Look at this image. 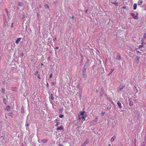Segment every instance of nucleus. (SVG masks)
Segmentation results:
<instances>
[{
  "mask_svg": "<svg viewBox=\"0 0 146 146\" xmlns=\"http://www.w3.org/2000/svg\"><path fill=\"white\" fill-rule=\"evenodd\" d=\"M138 14L137 13L136 14H135L133 13H131V16H132L133 18L135 19H138Z\"/></svg>",
  "mask_w": 146,
  "mask_h": 146,
  "instance_id": "2",
  "label": "nucleus"
},
{
  "mask_svg": "<svg viewBox=\"0 0 146 146\" xmlns=\"http://www.w3.org/2000/svg\"><path fill=\"white\" fill-rule=\"evenodd\" d=\"M63 127L62 126H60L56 128V130L57 131L59 130H62L63 129Z\"/></svg>",
  "mask_w": 146,
  "mask_h": 146,
  "instance_id": "6",
  "label": "nucleus"
},
{
  "mask_svg": "<svg viewBox=\"0 0 146 146\" xmlns=\"http://www.w3.org/2000/svg\"><path fill=\"white\" fill-rule=\"evenodd\" d=\"M88 142H87L86 141H85V142L81 145V146H86Z\"/></svg>",
  "mask_w": 146,
  "mask_h": 146,
  "instance_id": "9",
  "label": "nucleus"
},
{
  "mask_svg": "<svg viewBox=\"0 0 146 146\" xmlns=\"http://www.w3.org/2000/svg\"><path fill=\"white\" fill-rule=\"evenodd\" d=\"M58 125V123H57L55 125V126H57Z\"/></svg>",
  "mask_w": 146,
  "mask_h": 146,
  "instance_id": "34",
  "label": "nucleus"
},
{
  "mask_svg": "<svg viewBox=\"0 0 146 146\" xmlns=\"http://www.w3.org/2000/svg\"><path fill=\"white\" fill-rule=\"evenodd\" d=\"M38 15V13H37V15Z\"/></svg>",
  "mask_w": 146,
  "mask_h": 146,
  "instance_id": "44",
  "label": "nucleus"
},
{
  "mask_svg": "<svg viewBox=\"0 0 146 146\" xmlns=\"http://www.w3.org/2000/svg\"><path fill=\"white\" fill-rule=\"evenodd\" d=\"M137 52H138V53H140V52L139 51H137Z\"/></svg>",
  "mask_w": 146,
  "mask_h": 146,
  "instance_id": "42",
  "label": "nucleus"
},
{
  "mask_svg": "<svg viewBox=\"0 0 146 146\" xmlns=\"http://www.w3.org/2000/svg\"><path fill=\"white\" fill-rule=\"evenodd\" d=\"M138 92L137 91V93Z\"/></svg>",
  "mask_w": 146,
  "mask_h": 146,
  "instance_id": "46",
  "label": "nucleus"
},
{
  "mask_svg": "<svg viewBox=\"0 0 146 146\" xmlns=\"http://www.w3.org/2000/svg\"><path fill=\"white\" fill-rule=\"evenodd\" d=\"M59 145L60 146H63V145H60V144H59Z\"/></svg>",
  "mask_w": 146,
  "mask_h": 146,
  "instance_id": "40",
  "label": "nucleus"
},
{
  "mask_svg": "<svg viewBox=\"0 0 146 146\" xmlns=\"http://www.w3.org/2000/svg\"><path fill=\"white\" fill-rule=\"evenodd\" d=\"M143 1L141 0H139L138 1V5H141L142 4Z\"/></svg>",
  "mask_w": 146,
  "mask_h": 146,
  "instance_id": "7",
  "label": "nucleus"
},
{
  "mask_svg": "<svg viewBox=\"0 0 146 146\" xmlns=\"http://www.w3.org/2000/svg\"><path fill=\"white\" fill-rule=\"evenodd\" d=\"M26 125L27 126H29V124L28 123H27Z\"/></svg>",
  "mask_w": 146,
  "mask_h": 146,
  "instance_id": "37",
  "label": "nucleus"
},
{
  "mask_svg": "<svg viewBox=\"0 0 146 146\" xmlns=\"http://www.w3.org/2000/svg\"><path fill=\"white\" fill-rule=\"evenodd\" d=\"M108 146H111V145L110 144H109Z\"/></svg>",
  "mask_w": 146,
  "mask_h": 146,
  "instance_id": "39",
  "label": "nucleus"
},
{
  "mask_svg": "<svg viewBox=\"0 0 146 146\" xmlns=\"http://www.w3.org/2000/svg\"><path fill=\"white\" fill-rule=\"evenodd\" d=\"M52 74H51L49 76V78H51V77H52Z\"/></svg>",
  "mask_w": 146,
  "mask_h": 146,
  "instance_id": "28",
  "label": "nucleus"
},
{
  "mask_svg": "<svg viewBox=\"0 0 146 146\" xmlns=\"http://www.w3.org/2000/svg\"><path fill=\"white\" fill-rule=\"evenodd\" d=\"M50 99H52V100H53V98L52 96L50 97Z\"/></svg>",
  "mask_w": 146,
  "mask_h": 146,
  "instance_id": "36",
  "label": "nucleus"
},
{
  "mask_svg": "<svg viewBox=\"0 0 146 146\" xmlns=\"http://www.w3.org/2000/svg\"><path fill=\"white\" fill-rule=\"evenodd\" d=\"M82 72L83 78L85 80L87 78V76L86 74V68H85V66H84V67H83Z\"/></svg>",
  "mask_w": 146,
  "mask_h": 146,
  "instance_id": "1",
  "label": "nucleus"
},
{
  "mask_svg": "<svg viewBox=\"0 0 146 146\" xmlns=\"http://www.w3.org/2000/svg\"><path fill=\"white\" fill-rule=\"evenodd\" d=\"M41 66H43V63H41Z\"/></svg>",
  "mask_w": 146,
  "mask_h": 146,
  "instance_id": "41",
  "label": "nucleus"
},
{
  "mask_svg": "<svg viewBox=\"0 0 146 146\" xmlns=\"http://www.w3.org/2000/svg\"><path fill=\"white\" fill-rule=\"evenodd\" d=\"M105 111H102V113L103 114V115H104L105 113Z\"/></svg>",
  "mask_w": 146,
  "mask_h": 146,
  "instance_id": "32",
  "label": "nucleus"
},
{
  "mask_svg": "<svg viewBox=\"0 0 146 146\" xmlns=\"http://www.w3.org/2000/svg\"><path fill=\"white\" fill-rule=\"evenodd\" d=\"M5 98H3V102H4V103H5Z\"/></svg>",
  "mask_w": 146,
  "mask_h": 146,
  "instance_id": "33",
  "label": "nucleus"
},
{
  "mask_svg": "<svg viewBox=\"0 0 146 146\" xmlns=\"http://www.w3.org/2000/svg\"><path fill=\"white\" fill-rule=\"evenodd\" d=\"M45 7L47 8H48L49 6L48 5L46 4L45 5Z\"/></svg>",
  "mask_w": 146,
  "mask_h": 146,
  "instance_id": "23",
  "label": "nucleus"
},
{
  "mask_svg": "<svg viewBox=\"0 0 146 146\" xmlns=\"http://www.w3.org/2000/svg\"><path fill=\"white\" fill-rule=\"evenodd\" d=\"M98 116L96 117L95 119L93 120L92 121V122L93 123H94V122L96 123V122L97 121H98Z\"/></svg>",
  "mask_w": 146,
  "mask_h": 146,
  "instance_id": "5",
  "label": "nucleus"
},
{
  "mask_svg": "<svg viewBox=\"0 0 146 146\" xmlns=\"http://www.w3.org/2000/svg\"><path fill=\"white\" fill-rule=\"evenodd\" d=\"M5 10L6 12H7V9H5Z\"/></svg>",
  "mask_w": 146,
  "mask_h": 146,
  "instance_id": "38",
  "label": "nucleus"
},
{
  "mask_svg": "<svg viewBox=\"0 0 146 146\" xmlns=\"http://www.w3.org/2000/svg\"><path fill=\"white\" fill-rule=\"evenodd\" d=\"M142 47H143V45H140L139 46V48H141Z\"/></svg>",
  "mask_w": 146,
  "mask_h": 146,
  "instance_id": "27",
  "label": "nucleus"
},
{
  "mask_svg": "<svg viewBox=\"0 0 146 146\" xmlns=\"http://www.w3.org/2000/svg\"><path fill=\"white\" fill-rule=\"evenodd\" d=\"M38 78L39 79H40V75L39 74H38L37 76Z\"/></svg>",
  "mask_w": 146,
  "mask_h": 146,
  "instance_id": "26",
  "label": "nucleus"
},
{
  "mask_svg": "<svg viewBox=\"0 0 146 146\" xmlns=\"http://www.w3.org/2000/svg\"><path fill=\"white\" fill-rule=\"evenodd\" d=\"M3 137V136H1V138H2Z\"/></svg>",
  "mask_w": 146,
  "mask_h": 146,
  "instance_id": "43",
  "label": "nucleus"
},
{
  "mask_svg": "<svg viewBox=\"0 0 146 146\" xmlns=\"http://www.w3.org/2000/svg\"><path fill=\"white\" fill-rule=\"evenodd\" d=\"M111 106L110 105V106H108V107H107V109H108V110H110L111 109Z\"/></svg>",
  "mask_w": 146,
  "mask_h": 146,
  "instance_id": "18",
  "label": "nucleus"
},
{
  "mask_svg": "<svg viewBox=\"0 0 146 146\" xmlns=\"http://www.w3.org/2000/svg\"><path fill=\"white\" fill-rule=\"evenodd\" d=\"M87 116V115H85L82 117V118L83 121H85V118Z\"/></svg>",
  "mask_w": 146,
  "mask_h": 146,
  "instance_id": "14",
  "label": "nucleus"
},
{
  "mask_svg": "<svg viewBox=\"0 0 146 146\" xmlns=\"http://www.w3.org/2000/svg\"><path fill=\"white\" fill-rule=\"evenodd\" d=\"M78 119L79 120H80L81 119V118L80 117L81 115H78Z\"/></svg>",
  "mask_w": 146,
  "mask_h": 146,
  "instance_id": "22",
  "label": "nucleus"
},
{
  "mask_svg": "<svg viewBox=\"0 0 146 146\" xmlns=\"http://www.w3.org/2000/svg\"><path fill=\"white\" fill-rule=\"evenodd\" d=\"M140 58V56H137L135 58V60H137V62H139V59Z\"/></svg>",
  "mask_w": 146,
  "mask_h": 146,
  "instance_id": "10",
  "label": "nucleus"
},
{
  "mask_svg": "<svg viewBox=\"0 0 146 146\" xmlns=\"http://www.w3.org/2000/svg\"><path fill=\"white\" fill-rule=\"evenodd\" d=\"M137 8V5L136 4H134L133 5V9L135 10Z\"/></svg>",
  "mask_w": 146,
  "mask_h": 146,
  "instance_id": "15",
  "label": "nucleus"
},
{
  "mask_svg": "<svg viewBox=\"0 0 146 146\" xmlns=\"http://www.w3.org/2000/svg\"><path fill=\"white\" fill-rule=\"evenodd\" d=\"M21 39V38H18L15 41L16 43L17 44H18L19 43V42L20 41Z\"/></svg>",
  "mask_w": 146,
  "mask_h": 146,
  "instance_id": "4",
  "label": "nucleus"
},
{
  "mask_svg": "<svg viewBox=\"0 0 146 146\" xmlns=\"http://www.w3.org/2000/svg\"><path fill=\"white\" fill-rule=\"evenodd\" d=\"M143 37L144 38H146V31L145 32V33L143 35Z\"/></svg>",
  "mask_w": 146,
  "mask_h": 146,
  "instance_id": "19",
  "label": "nucleus"
},
{
  "mask_svg": "<svg viewBox=\"0 0 146 146\" xmlns=\"http://www.w3.org/2000/svg\"><path fill=\"white\" fill-rule=\"evenodd\" d=\"M63 110L62 109H61L59 110V111L60 113H62V112L63 111Z\"/></svg>",
  "mask_w": 146,
  "mask_h": 146,
  "instance_id": "20",
  "label": "nucleus"
},
{
  "mask_svg": "<svg viewBox=\"0 0 146 146\" xmlns=\"http://www.w3.org/2000/svg\"><path fill=\"white\" fill-rule=\"evenodd\" d=\"M124 86L123 87H122L120 88L119 90L120 91V90H121L123 89V88L124 87Z\"/></svg>",
  "mask_w": 146,
  "mask_h": 146,
  "instance_id": "25",
  "label": "nucleus"
},
{
  "mask_svg": "<svg viewBox=\"0 0 146 146\" xmlns=\"http://www.w3.org/2000/svg\"><path fill=\"white\" fill-rule=\"evenodd\" d=\"M73 18V17H72V18Z\"/></svg>",
  "mask_w": 146,
  "mask_h": 146,
  "instance_id": "45",
  "label": "nucleus"
},
{
  "mask_svg": "<svg viewBox=\"0 0 146 146\" xmlns=\"http://www.w3.org/2000/svg\"><path fill=\"white\" fill-rule=\"evenodd\" d=\"M10 106H7L6 108L5 109V110H7V111H9L10 110Z\"/></svg>",
  "mask_w": 146,
  "mask_h": 146,
  "instance_id": "13",
  "label": "nucleus"
},
{
  "mask_svg": "<svg viewBox=\"0 0 146 146\" xmlns=\"http://www.w3.org/2000/svg\"><path fill=\"white\" fill-rule=\"evenodd\" d=\"M64 116V115L62 114H60L59 115V117L60 118H62Z\"/></svg>",
  "mask_w": 146,
  "mask_h": 146,
  "instance_id": "17",
  "label": "nucleus"
},
{
  "mask_svg": "<svg viewBox=\"0 0 146 146\" xmlns=\"http://www.w3.org/2000/svg\"><path fill=\"white\" fill-rule=\"evenodd\" d=\"M48 141V139H44L41 140V141L43 143H44Z\"/></svg>",
  "mask_w": 146,
  "mask_h": 146,
  "instance_id": "12",
  "label": "nucleus"
},
{
  "mask_svg": "<svg viewBox=\"0 0 146 146\" xmlns=\"http://www.w3.org/2000/svg\"><path fill=\"white\" fill-rule=\"evenodd\" d=\"M59 49V47H56L54 49Z\"/></svg>",
  "mask_w": 146,
  "mask_h": 146,
  "instance_id": "31",
  "label": "nucleus"
},
{
  "mask_svg": "<svg viewBox=\"0 0 146 146\" xmlns=\"http://www.w3.org/2000/svg\"><path fill=\"white\" fill-rule=\"evenodd\" d=\"M113 3L115 5H118L117 3Z\"/></svg>",
  "mask_w": 146,
  "mask_h": 146,
  "instance_id": "29",
  "label": "nucleus"
},
{
  "mask_svg": "<svg viewBox=\"0 0 146 146\" xmlns=\"http://www.w3.org/2000/svg\"><path fill=\"white\" fill-rule=\"evenodd\" d=\"M123 8L124 9H125L126 8V7L125 6H123Z\"/></svg>",
  "mask_w": 146,
  "mask_h": 146,
  "instance_id": "35",
  "label": "nucleus"
},
{
  "mask_svg": "<svg viewBox=\"0 0 146 146\" xmlns=\"http://www.w3.org/2000/svg\"><path fill=\"white\" fill-rule=\"evenodd\" d=\"M79 97L80 98V99H81V96H82V92L81 91H79Z\"/></svg>",
  "mask_w": 146,
  "mask_h": 146,
  "instance_id": "16",
  "label": "nucleus"
},
{
  "mask_svg": "<svg viewBox=\"0 0 146 146\" xmlns=\"http://www.w3.org/2000/svg\"><path fill=\"white\" fill-rule=\"evenodd\" d=\"M38 73V72L37 71H36L35 72V75H36Z\"/></svg>",
  "mask_w": 146,
  "mask_h": 146,
  "instance_id": "24",
  "label": "nucleus"
},
{
  "mask_svg": "<svg viewBox=\"0 0 146 146\" xmlns=\"http://www.w3.org/2000/svg\"><path fill=\"white\" fill-rule=\"evenodd\" d=\"M58 3V2L57 1H56L55 2H54V4H55L56 3Z\"/></svg>",
  "mask_w": 146,
  "mask_h": 146,
  "instance_id": "30",
  "label": "nucleus"
},
{
  "mask_svg": "<svg viewBox=\"0 0 146 146\" xmlns=\"http://www.w3.org/2000/svg\"><path fill=\"white\" fill-rule=\"evenodd\" d=\"M116 138L115 136H113L111 139V142H113Z\"/></svg>",
  "mask_w": 146,
  "mask_h": 146,
  "instance_id": "8",
  "label": "nucleus"
},
{
  "mask_svg": "<svg viewBox=\"0 0 146 146\" xmlns=\"http://www.w3.org/2000/svg\"><path fill=\"white\" fill-rule=\"evenodd\" d=\"M85 111H80L79 112L80 115H84V113H85Z\"/></svg>",
  "mask_w": 146,
  "mask_h": 146,
  "instance_id": "11",
  "label": "nucleus"
},
{
  "mask_svg": "<svg viewBox=\"0 0 146 146\" xmlns=\"http://www.w3.org/2000/svg\"><path fill=\"white\" fill-rule=\"evenodd\" d=\"M117 58L118 59V60H119L121 59V57L120 56H117Z\"/></svg>",
  "mask_w": 146,
  "mask_h": 146,
  "instance_id": "21",
  "label": "nucleus"
},
{
  "mask_svg": "<svg viewBox=\"0 0 146 146\" xmlns=\"http://www.w3.org/2000/svg\"><path fill=\"white\" fill-rule=\"evenodd\" d=\"M117 104L120 108H122L121 104L119 101L118 102Z\"/></svg>",
  "mask_w": 146,
  "mask_h": 146,
  "instance_id": "3",
  "label": "nucleus"
}]
</instances>
